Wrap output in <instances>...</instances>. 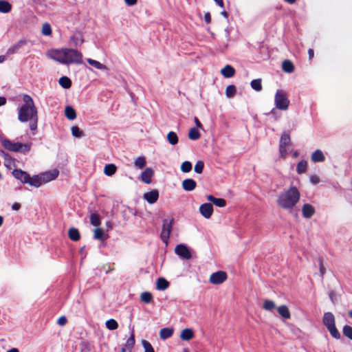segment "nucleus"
<instances>
[{
    "label": "nucleus",
    "mask_w": 352,
    "mask_h": 352,
    "mask_svg": "<svg viewBox=\"0 0 352 352\" xmlns=\"http://www.w3.org/2000/svg\"><path fill=\"white\" fill-rule=\"evenodd\" d=\"M24 104L19 108L18 119L21 122H30V129L34 131L37 129L38 111L33 99L28 95H24L23 98Z\"/></svg>",
    "instance_id": "f257e3e1"
},
{
    "label": "nucleus",
    "mask_w": 352,
    "mask_h": 352,
    "mask_svg": "<svg viewBox=\"0 0 352 352\" xmlns=\"http://www.w3.org/2000/svg\"><path fill=\"white\" fill-rule=\"evenodd\" d=\"M50 58L64 65L81 64L82 54L80 52L72 48L52 49L47 52Z\"/></svg>",
    "instance_id": "f03ea898"
},
{
    "label": "nucleus",
    "mask_w": 352,
    "mask_h": 352,
    "mask_svg": "<svg viewBox=\"0 0 352 352\" xmlns=\"http://www.w3.org/2000/svg\"><path fill=\"white\" fill-rule=\"evenodd\" d=\"M300 196L298 188L292 186L279 193L276 200L277 205L283 210H291L299 201Z\"/></svg>",
    "instance_id": "7ed1b4c3"
},
{
    "label": "nucleus",
    "mask_w": 352,
    "mask_h": 352,
    "mask_svg": "<svg viewBox=\"0 0 352 352\" xmlns=\"http://www.w3.org/2000/svg\"><path fill=\"white\" fill-rule=\"evenodd\" d=\"M1 142L5 149L10 152L20 153L23 155L28 153L32 146V142L22 143L20 142H13L7 138L2 139Z\"/></svg>",
    "instance_id": "20e7f679"
},
{
    "label": "nucleus",
    "mask_w": 352,
    "mask_h": 352,
    "mask_svg": "<svg viewBox=\"0 0 352 352\" xmlns=\"http://www.w3.org/2000/svg\"><path fill=\"white\" fill-rule=\"evenodd\" d=\"M322 321L324 325L327 328L331 336L336 339H340V333L336 327L335 317L333 314L331 312H326L324 314Z\"/></svg>",
    "instance_id": "39448f33"
},
{
    "label": "nucleus",
    "mask_w": 352,
    "mask_h": 352,
    "mask_svg": "<svg viewBox=\"0 0 352 352\" xmlns=\"http://www.w3.org/2000/svg\"><path fill=\"white\" fill-rule=\"evenodd\" d=\"M174 219L173 217L170 219H164L163 220L162 228L160 234L162 241L166 244H168L170 234L173 230V225Z\"/></svg>",
    "instance_id": "423d86ee"
},
{
    "label": "nucleus",
    "mask_w": 352,
    "mask_h": 352,
    "mask_svg": "<svg viewBox=\"0 0 352 352\" xmlns=\"http://www.w3.org/2000/svg\"><path fill=\"white\" fill-rule=\"evenodd\" d=\"M276 107L280 110H287L289 107V100L284 91L278 90L275 95Z\"/></svg>",
    "instance_id": "0eeeda50"
},
{
    "label": "nucleus",
    "mask_w": 352,
    "mask_h": 352,
    "mask_svg": "<svg viewBox=\"0 0 352 352\" xmlns=\"http://www.w3.org/2000/svg\"><path fill=\"white\" fill-rule=\"evenodd\" d=\"M175 252L183 259H190L192 257L191 252L188 248L184 244L177 245L175 248Z\"/></svg>",
    "instance_id": "6e6552de"
},
{
    "label": "nucleus",
    "mask_w": 352,
    "mask_h": 352,
    "mask_svg": "<svg viewBox=\"0 0 352 352\" xmlns=\"http://www.w3.org/2000/svg\"><path fill=\"white\" fill-rule=\"evenodd\" d=\"M226 279V273L223 271H218L210 275L209 280L212 284L219 285L223 283Z\"/></svg>",
    "instance_id": "1a4fd4ad"
},
{
    "label": "nucleus",
    "mask_w": 352,
    "mask_h": 352,
    "mask_svg": "<svg viewBox=\"0 0 352 352\" xmlns=\"http://www.w3.org/2000/svg\"><path fill=\"white\" fill-rule=\"evenodd\" d=\"M144 199L150 204H155L159 198V192L157 190H152L145 192L143 195Z\"/></svg>",
    "instance_id": "9d476101"
},
{
    "label": "nucleus",
    "mask_w": 352,
    "mask_h": 352,
    "mask_svg": "<svg viewBox=\"0 0 352 352\" xmlns=\"http://www.w3.org/2000/svg\"><path fill=\"white\" fill-rule=\"evenodd\" d=\"M12 175L18 180L21 181L23 184H27L30 175L21 169H15L12 171Z\"/></svg>",
    "instance_id": "9b49d317"
},
{
    "label": "nucleus",
    "mask_w": 352,
    "mask_h": 352,
    "mask_svg": "<svg viewBox=\"0 0 352 352\" xmlns=\"http://www.w3.org/2000/svg\"><path fill=\"white\" fill-rule=\"evenodd\" d=\"M59 172L56 169L45 172L41 174L43 182L45 184L54 180L58 176Z\"/></svg>",
    "instance_id": "f8f14e48"
},
{
    "label": "nucleus",
    "mask_w": 352,
    "mask_h": 352,
    "mask_svg": "<svg viewBox=\"0 0 352 352\" xmlns=\"http://www.w3.org/2000/svg\"><path fill=\"white\" fill-rule=\"evenodd\" d=\"M199 212L206 219H209L212 214L213 207L212 204L208 203L201 204L199 207Z\"/></svg>",
    "instance_id": "ddd939ff"
},
{
    "label": "nucleus",
    "mask_w": 352,
    "mask_h": 352,
    "mask_svg": "<svg viewBox=\"0 0 352 352\" xmlns=\"http://www.w3.org/2000/svg\"><path fill=\"white\" fill-rule=\"evenodd\" d=\"M153 175V170L151 168H146L141 174V180L145 184H149L151 183Z\"/></svg>",
    "instance_id": "4468645a"
},
{
    "label": "nucleus",
    "mask_w": 352,
    "mask_h": 352,
    "mask_svg": "<svg viewBox=\"0 0 352 352\" xmlns=\"http://www.w3.org/2000/svg\"><path fill=\"white\" fill-rule=\"evenodd\" d=\"M0 156L4 159V165L9 169H11L14 166V159L8 153L3 151H0Z\"/></svg>",
    "instance_id": "2eb2a0df"
},
{
    "label": "nucleus",
    "mask_w": 352,
    "mask_h": 352,
    "mask_svg": "<svg viewBox=\"0 0 352 352\" xmlns=\"http://www.w3.org/2000/svg\"><path fill=\"white\" fill-rule=\"evenodd\" d=\"M182 186L184 190L192 191L196 188L197 183L192 179H186L182 181Z\"/></svg>",
    "instance_id": "dca6fc26"
},
{
    "label": "nucleus",
    "mask_w": 352,
    "mask_h": 352,
    "mask_svg": "<svg viewBox=\"0 0 352 352\" xmlns=\"http://www.w3.org/2000/svg\"><path fill=\"white\" fill-rule=\"evenodd\" d=\"M315 212V209L309 204H305L302 208V213L305 218L309 219L313 216Z\"/></svg>",
    "instance_id": "f3484780"
},
{
    "label": "nucleus",
    "mask_w": 352,
    "mask_h": 352,
    "mask_svg": "<svg viewBox=\"0 0 352 352\" xmlns=\"http://www.w3.org/2000/svg\"><path fill=\"white\" fill-rule=\"evenodd\" d=\"M27 184L36 188H38L43 184H44L41 175H34L32 177L30 176L29 180Z\"/></svg>",
    "instance_id": "a211bd4d"
},
{
    "label": "nucleus",
    "mask_w": 352,
    "mask_h": 352,
    "mask_svg": "<svg viewBox=\"0 0 352 352\" xmlns=\"http://www.w3.org/2000/svg\"><path fill=\"white\" fill-rule=\"evenodd\" d=\"M221 74L223 77L229 78L234 75L235 69L232 66L227 65L221 69Z\"/></svg>",
    "instance_id": "6ab92c4d"
},
{
    "label": "nucleus",
    "mask_w": 352,
    "mask_h": 352,
    "mask_svg": "<svg viewBox=\"0 0 352 352\" xmlns=\"http://www.w3.org/2000/svg\"><path fill=\"white\" fill-rule=\"evenodd\" d=\"M194 332L191 329H184L181 331L180 338L184 341H189L194 338Z\"/></svg>",
    "instance_id": "aec40b11"
},
{
    "label": "nucleus",
    "mask_w": 352,
    "mask_h": 352,
    "mask_svg": "<svg viewBox=\"0 0 352 352\" xmlns=\"http://www.w3.org/2000/svg\"><path fill=\"white\" fill-rule=\"evenodd\" d=\"M70 41L74 46H80L84 43L83 36L80 33L74 34L71 36Z\"/></svg>",
    "instance_id": "412c9836"
},
{
    "label": "nucleus",
    "mask_w": 352,
    "mask_h": 352,
    "mask_svg": "<svg viewBox=\"0 0 352 352\" xmlns=\"http://www.w3.org/2000/svg\"><path fill=\"white\" fill-rule=\"evenodd\" d=\"M208 201L212 202L215 206L218 207H224L226 205V201L222 198H216L212 195H208L207 197Z\"/></svg>",
    "instance_id": "4be33fe9"
},
{
    "label": "nucleus",
    "mask_w": 352,
    "mask_h": 352,
    "mask_svg": "<svg viewBox=\"0 0 352 352\" xmlns=\"http://www.w3.org/2000/svg\"><path fill=\"white\" fill-rule=\"evenodd\" d=\"M26 44V41L25 40H20L14 45H12L8 50V53L9 54H14L16 53L20 48L24 46Z\"/></svg>",
    "instance_id": "5701e85b"
},
{
    "label": "nucleus",
    "mask_w": 352,
    "mask_h": 352,
    "mask_svg": "<svg viewBox=\"0 0 352 352\" xmlns=\"http://www.w3.org/2000/svg\"><path fill=\"white\" fill-rule=\"evenodd\" d=\"M324 154L319 149L315 151L311 155V160L314 162H322L324 161Z\"/></svg>",
    "instance_id": "b1692460"
},
{
    "label": "nucleus",
    "mask_w": 352,
    "mask_h": 352,
    "mask_svg": "<svg viewBox=\"0 0 352 352\" xmlns=\"http://www.w3.org/2000/svg\"><path fill=\"white\" fill-rule=\"evenodd\" d=\"M173 334L172 328H163L160 331V337L162 340H166L170 338Z\"/></svg>",
    "instance_id": "393cba45"
},
{
    "label": "nucleus",
    "mask_w": 352,
    "mask_h": 352,
    "mask_svg": "<svg viewBox=\"0 0 352 352\" xmlns=\"http://www.w3.org/2000/svg\"><path fill=\"white\" fill-rule=\"evenodd\" d=\"M87 61L88 62V63L91 65L92 67L98 69H100V70H108V68L106 65L102 64L101 63H100L99 61L98 60H94V59H91V58H87Z\"/></svg>",
    "instance_id": "a878e982"
},
{
    "label": "nucleus",
    "mask_w": 352,
    "mask_h": 352,
    "mask_svg": "<svg viewBox=\"0 0 352 352\" xmlns=\"http://www.w3.org/2000/svg\"><path fill=\"white\" fill-rule=\"evenodd\" d=\"M65 116L68 120H73L76 118V113L73 107L67 106L65 109Z\"/></svg>",
    "instance_id": "bb28decb"
},
{
    "label": "nucleus",
    "mask_w": 352,
    "mask_h": 352,
    "mask_svg": "<svg viewBox=\"0 0 352 352\" xmlns=\"http://www.w3.org/2000/svg\"><path fill=\"white\" fill-rule=\"evenodd\" d=\"M278 314L284 318L289 319L291 317L290 312L286 305H281L277 308Z\"/></svg>",
    "instance_id": "cd10ccee"
},
{
    "label": "nucleus",
    "mask_w": 352,
    "mask_h": 352,
    "mask_svg": "<svg viewBox=\"0 0 352 352\" xmlns=\"http://www.w3.org/2000/svg\"><path fill=\"white\" fill-rule=\"evenodd\" d=\"M68 235L69 239L74 241H77L80 238L79 231L74 228H71L69 229Z\"/></svg>",
    "instance_id": "c85d7f7f"
},
{
    "label": "nucleus",
    "mask_w": 352,
    "mask_h": 352,
    "mask_svg": "<svg viewBox=\"0 0 352 352\" xmlns=\"http://www.w3.org/2000/svg\"><path fill=\"white\" fill-rule=\"evenodd\" d=\"M166 139L170 144L175 145L178 143L179 139L176 133L170 131L168 133Z\"/></svg>",
    "instance_id": "c756f323"
},
{
    "label": "nucleus",
    "mask_w": 352,
    "mask_h": 352,
    "mask_svg": "<svg viewBox=\"0 0 352 352\" xmlns=\"http://www.w3.org/2000/svg\"><path fill=\"white\" fill-rule=\"evenodd\" d=\"M12 9V5L7 1H0V12L8 13Z\"/></svg>",
    "instance_id": "7c9ffc66"
},
{
    "label": "nucleus",
    "mask_w": 352,
    "mask_h": 352,
    "mask_svg": "<svg viewBox=\"0 0 352 352\" xmlns=\"http://www.w3.org/2000/svg\"><path fill=\"white\" fill-rule=\"evenodd\" d=\"M116 166L113 164H107L104 168V173L107 176H111L116 172Z\"/></svg>",
    "instance_id": "2f4dec72"
},
{
    "label": "nucleus",
    "mask_w": 352,
    "mask_h": 352,
    "mask_svg": "<svg viewBox=\"0 0 352 352\" xmlns=\"http://www.w3.org/2000/svg\"><path fill=\"white\" fill-rule=\"evenodd\" d=\"M282 68L287 73H291L294 69L293 63L289 60H285L283 62Z\"/></svg>",
    "instance_id": "473e14b6"
},
{
    "label": "nucleus",
    "mask_w": 352,
    "mask_h": 352,
    "mask_svg": "<svg viewBox=\"0 0 352 352\" xmlns=\"http://www.w3.org/2000/svg\"><path fill=\"white\" fill-rule=\"evenodd\" d=\"M188 136L191 140H197L201 137V134L196 128H191L189 130Z\"/></svg>",
    "instance_id": "72a5a7b5"
},
{
    "label": "nucleus",
    "mask_w": 352,
    "mask_h": 352,
    "mask_svg": "<svg viewBox=\"0 0 352 352\" xmlns=\"http://www.w3.org/2000/svg\"><path fill=\"white\" fill-rule=\"evenodd\" d=\"M58 82L60 85V86L65 89H68L72 85L71 80L67 76H63L60 78Z\"/></svg>",
    "instance_id": "f704fd0d"
},
{
    "label": "nucleus",
    "mask_w": 352,
    "mask_h": 352,
    "mask_svg": "<svg viewBox=\"0 0 352 352\" xmlns=\"http://www.w3.org/2000/svg\"><path fill=\"white\" fill-rule=\"evenodd\" d=\"M168 287V282L163 278H160L157 280V288L159 290H164Z\"/></svg>",
    "instance_id": "c9c22d12"
},
{
    "label": "nucleus",
    "mask_w": 352,
    "mask_h": 352,
    "mask_svg": "<svg viewBox=\"0 0 352 352\" xmlns=\"http://www.w3.org/2000/svg\"><path fill=\"white\" fill-rule=\"evenodd\" d=\"M307 163L305 160L300 161L297 164L296 170L298 174H302L306 172Z\"/></svg>",
    "instance_id": "e433bc0d"
},
{
    "label": "nucleus",
    "mask_w": 352,
    "mask_h": 352,
    "mask_svg": "<svg viewBox=\"0 0 352 352\" xmlns=\"http://www.w3.org/2000/svg\"><path fill=\"white\" fill-rule=\"evenodd\" d=\"M250 85L251 87L256 91H260L262 90L261 79L260 78L252 80L250 82Z\"/></svg>",
    "instance_id": "4c0bfd02"
},
{
    "label": "nucleus",
    "mask_w": 352,
    "mask_h": 352,
    "mask_svg": "<svg viewBox=\"0 0 352 352\" xmlns=\"http://www.w3.org/2000/svg\"><path fill=\"white\" fill-rule=\"evenodd\" d=\"M134 344H135V336H134V333H133V330H132L130 337L126 341L125 346L128 350L131 351L132 349V348L133 347Z\"/></svg>",
    "instance_id": "58836bf2"
},
{
    "label": "nucleus",
    "mask_w": 352,
    "mask_h": 352,
    "mask_svg": "<svg viewBox=\"0 0 352 352\" xmlns=\"http://www.w3.org/2000/svg\"><path fill=\"white\" fill-rule=\"evenodd\" d=\"M290 143V136L287 133H283L280 137V145L282 146H287Z\"/></svg>",
    "instance_id": "ea45409f"
},
{
    "label": "nucleus",
    "mask_w": 352,
    "mask_h": 352,
    "mask_svg": "<svg viewBox=\"0 0 352 352\" xmlns=\"http://www.w3.org/2000/svg\"><path fill=\"white\" fill-rule=\"evenodd\" d=\"M146 165V159L144 157H139L134 162V166L138 168H142Z\"/></svg>",
    "instance_id": "a19ab883"
},
{
    "label": "nucleus",
    "mask_w": 352,
    "mask_h": 352,
    "mask_svg": "<svg viewBox=\"0 0 352 352\" xmlns=\"http://www.w3.org/2000/svg\"><path fill=\"white\" fill-rule=\"evenodd\" d=\"M94 236L96 239L99 240H105L107 237L105 236L103 230L101 228H96L94 230Z\"/></svg>",
    "instance_id": "79ce46f5"
},
{
    "label": "nucleus",
    "mask_w": 352,
    "mask_h": 352,
    "mask_svg": "<svg viewBox=\"0 0 352 352\" xmlns=\"http://www.w3.org/2000/svg\"><path fill=\"white\" fill-rule=\"evenodd\" d=\"M105 325L109 330H115L118 327V324L114 319H109L107 320Z\"/></svg>",
    "instance_id": "37998d69"
},
{
    "label": "nucleus",
    "mask_w": 352,
    "mask_h": 352,
    "mask_svg": "<svg viewBox=\"0 0 352 352\" xmlns=\"http://www.w3.org/2000/svg\"><path fill=\"white\" fill-rule=\"evenodd\" d=\"M180 168L183 173H189L192 170V164L189 161H185L181 164Z\"/></svg>",
    "instance_id": "c03bdc74"
},
{
    "label": "nucleus",
    "mask_w": 352,
    "mask_h": 352,
    "mask_svg": "<svg viewBox=\"0 0 352 352\" xmlns=\"http://www.w3.org/2000/svg\"><path fill=\"white\" fill-rule=\"evenodd\" d=\"M140 299L142 302L145 303H149L152 300V295L150 292H143L141 294Z\"/></svg>",
    "instance_id": "a18cd8bd"
},
{
    "label": "nucleus",
    "mask_w": 352,
    "mask_h": 352,
    "mask_svg": "<svg viewBox=\"0 0 352 352\" xmlns=\"http://www.w3.org/2000/svg\"><path fill=\"white\" fill-rule=\"evenodd\" d=\"M236 93V87L234 85H228L226 89V95L228 98H232Z\"/></svg>",
    "instance_id": "49530a36"
},
{
    "label": "nucleus",
    "mask_w": 352,
    "mask_h": 352,
    "mask_svg": "<svg viewBox=\"0 0 352 352\" xmlns=\"http://www.w3.org/2000/svg\"><path fill=\"white\" fill-rule=\"evenodd\" d=\"M276 307L275 303L272 300H266L263 303V308L267 311H272Z\"/></svg>",
    "instance_id": "de8ad7c7"
},
{
    "label": "nucleus",
    "mask_w": 352,
    "mask_h": 352,
    "mask_svg": "<svg viewBox=\"0 0 352 352\" xmlns=\"http://www.w3.org/2000/svg\"><path fill=\"white\" fill-rule=\"evenodd\" d=\"M72 134L75 138H81L83 135V133L77 126H73L71 129Z\"/></svg>",
    "instance_id": "09e8293b"
},
{
    "label": "nucleus",
    "mask_w": 352,
    "mask_h": 352,
    "mask_svg": "<svg viewBox=\"0 0 352 352\" xmlns=\"http://www.w3.org/2000/svg\"><path fill=\"white\" fill-rule=\"evenodd\" d=\"M142 344L144 349V352H155L153 347L148 341L144 340H142Z\"/></svg>",
    "instance_id": "8fccbe9b"
},
{
    "label": "nucleus",
    "mask_w": 352,
    "mask_h": 352,
    "mask_svg": "<svg viewBox=\"0 0 352 352\" xmlns=\"http://www.w3.org/2000/svg\"><path fill=\"white\" fill-rule=\"evenodd\" d=\"M90 221L94 226H98L100 224V219L97 214H91L90 217Z\"/></svg>",
    "instance_id": "3c124183"
},
{
    "label": "nucleus",
    "mask_w": 352,
    "mask_h": 352,
    "mask_svg": "<svg viewBox=\"0 0 352 352\" xmlns=\"http://www.w3.org/2000/svg\"><path fill=\"white\" fill-rule=\"evenodd\" d=\"M42 34L45 36H49L52 34V28L49 23H45L42 27Z\"/></svg>",
    "instance_id": "603ef678"
},
{
    "label": "nucleus",
    "mask_w": 352,
    "mask_h": 352,
    "mask_svg": "<svg viewBox=\"0 0 352 352\" xmlns=\"http://www.w3.org/2000/svg\"><path fill=\"white\" fill-rule=\"evenodd\" d=\"M204 167V162L202 161H197L195 166L194 170L195 173H197L198 174H201L203 172Z\"/></svg>",
    "instance_id": "864d4df0"
},
{
    "label": "nucleus",
    "mask_w": 352,
    "mask_h": 352,
    "mask_svg": "<svg viewBox=\"0 0 352 352\" xmlns=\"http://www.w3.org/2000/svg\"><path fill=\"white\" fill-rule=\"evenodd\" d=\"M343 333L344 335L352 340V327L348 325H346L343 328Z\"/></svg>",
    "instance_id": "5fc2aeb1"
},
{
    "label": "nucleus",
    "mask_w": 352,
    "mask_h": 352,
    "mask_svg": "<svg viewBox=\"0 0 352 352\" xmlns=\"http://www.w3.org/2000/svg\"><path fill=\"white\" fill-rule=\"evenodd\" d=\"M279 151L280 156L285 158L287 155V146H279Z\"/></svg>",
    "instance_id": "6e6d98bb"
},
{
    "label": "nucleus",
    "mask_w": 352,
    "mask_h": 352,
    "mask_svg": "<svg viewBox=\"0 0 352 352\" xmlns=\"http://www.w3.org/2000/svg\"><path fill=\"white\" fill-rule=\"evenodd\" d=\"M310 182L313 184H317L320 182V179L317 175H314L310 177Z\"/></svg>",
    "instance_id": "4d7b16f0"
},
{
    "label": "nucleus",
    "mask_w": 352,
    "mask_h": 352,
    "mask_svg": "<svg viewBox=\"0 0 352 352\" xmlns=\"http://www.w3.org/2000/svg\"><path fill=\"white\" fill-rule=\"evenodd\" d=\"M319 267H320V272L321 276L322 277L325 273V268L323 266L322 261L321 259L319 260Z\"/></svg>",
    "instance_id": "13d9d810"
},
{
    "label": "nucleus",
    "mask_w": 352,
    "mask_h": 352,
    "mask_svg": "<svg viewBox=\"0 0 352 352\" xmlns=\"http://www.w3.org/2000/svg\"><path fill=\"white\" fill-rule=\"evenodd\" d=\"M58 322V324L59 325L63 326V325H65V324H66V322H67V319H66V318H65V316H61V317H60V318H58V322Z\"/></svg>",
    "instance_id": "bf43d9fd"
},
{
    "label": "nucleus",
    "mask_w": 352,
    "mask_h": 352,
    "mask_svg": "<svg viewBox=\"0 0 352 352\" xmlns=\"http://www.w3.org/2000/svg\"><path fill=\"white\" fill-rule=\"evenodd\" d=\"M194 121H195V123L196 126H197V128L201 129H203V126H202L201 123L200 122V121L198 120V118H196V117H195V118H194Z\"/></svg>",
    "instance_id": "052dcab7"
},
{
    "label": "nucleus",
    "mask_w": 352,
    "mask_h": 352,
    "mask_svg": "<svg viewBox=\"0 0 352 352\" xmlns=\"http://www.w3.org/2000/svg\"><path fill=\"white\" fill-rule=\"evenodd\" d=\"M138 0H124L126 4L129 6H134L137 3Z\"/></svg>",
    "instance_id": "680f3d73"
},
{
    "label": "nucleus",
    "mask_w": 352,
    "mask_h": 352,
    "mask_svg": "<svg viewBox=\"0 0 352 352\" xmlns=\"http://www.w3.org/2000/svg\"><path fill=\"white\" fill-rule=\"evenodd\" d=\"M204 20L207 23H210L211 21L210 14L209 12H206L204 15Z\"/></svg>",
    "instance_id": "e2e57ef3"
},
{
    "label": "nucleus",
    "mask_w": 352,
    "mask_h": 352,
    "mask_svg": "<svg viewBox=\"0 0 352 352\" xmlns=\"http://www.w3.org/2000/svg\"><path fill=\"white\" fill-rule=\"evenodd\" d=\"M20 208H21V205L19 203H14L12 206V208L14 210H19L20 209Z\"/></svg>",
    "instance_id": "0e129e2a"
},
{
    "label": "nucleus",
    "mask_w": 352,
    "mask_h": 352,
    "mask_svg": "<svg viewBox=\"0 0 352 352\" xmlns=\"http://www.w3.org/2000/svg\"><path fill=\"white\" fill-rule=\"evenodd\" d=\"M6 103V98L3 96H0V107L4 105Z\"/></svg>",
    "instance_id": "69168bd1"
},
{
    "label": "nucleus",
    "mask_w": 352,
    "mask_h": 352,
    "mask_svg": "<svg viewBox=\"0 0 352 352\" xmlns=\"http://www.w3.org/2000/svg\"><path fill=\"white\" fill-rule=\"evenodd\" d=\"M308 54H309V59H311L314 57V50L312 49H309L308 51Z\"/></svg>",
    "instance_id": "338daca9"
},
{
    "label": "nucleus",
    "mask_w": 352,
    "mask_h": 352,
    "mask_svg": "<svg viewBox=\"0 0 352 352\" xmlns=\"http://www.w3.org/2000/svg\"><path fill=\"white\" fill-rule=\"evenodd\" d=\"M6 352H19V351L16 348H12L11 349L7 351Z\"/></svg>",
    "instance_id": "774afa93"
}]
</instances>
